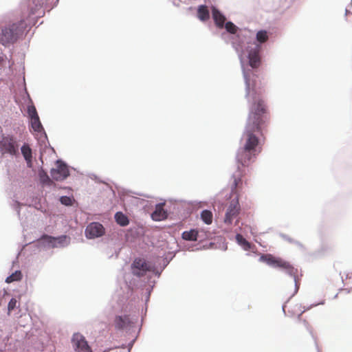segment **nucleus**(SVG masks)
<instances>
[{"label": "nucleus", "mask_w": 352, "mask_h": 352, "mask_svg": "<svg viewBox=\"0 0 352 352\" xmlns=\"http://www.w3.org/2000/svg\"><path fill=\"white\" fill-rule=\"evenodd\" d=\"M22 278V274L20 271H16L14 273L12 274L9 276H8L6 279V282L7 283H10L14 281L20 280Z\"/></svg>", "instance_id": "24"}, {"label": "nucleus", "mask_w": 352, "mask_h": 352, "mask_svg": "<svg viewBox=\"0 0 352 352\" xmlns=\"http://www.w3.org/2000/svg\"><path fill=\"white\" fill-rule=\"evenodd\" d=\"M115 219L116 222L122 226H125L129 224L128 218L120 212L115 214Z\"/></svg>", "instance_id": "21"}, {"label": "nucleus", "mask_w": 352, "mask_h": 352, "mask_svg": "<svg viewBox=\"0 0 352 352\" xmlns=\"http://www.w3.org/2000/svg\"><path fill=\"white\" fill-rule=\"evenodd\" d=\"M164 204H160L156 205L154 212L151 214V217L154 221H162L167 217V213L164 209Z\"/></svg>", "instance_id": "12"}, {"label": "nucleus", "mask_w": 352, "mask_h": 352, "mask_svg": "<svg viewBox=\"0 0 352 352\" xmlns=\"http://www.w3.org/2000/svg\"><path fill=\"white\" fill-rule=\"evenodd\" d=\"M197 17L202 21H207L210 18L209 11L206 6H200L197 10Z\"/></svg>", "instance_id": "16"}, {"label": "nucleus", "mask_w": 352, "mask_h": 352, "mask_svg": "<svg viewBox=\"0 0 352 352\" xmlns=\"http://www.w3.org/2000/svg\"><path fill=\"white\" fill-rule=\"evenodd\" d=\"M129 320L126 316H116L114 320L115 327L117 329H123L129 323Z\"/></svg>", "instance_id": "15"}, {"label": "nucleus", "mask_w": 352, "mask_h": 352, "mask_svg": "<svg viewBox=\"0 0 352 352\" xmlns=\"http://www.w3.org/2000/svg\"><path fill=\"white\" fill-rule=\"evenodd\" d=\"M283 309L285 311L287 309L288 313L292 316H300L305 312V309L300 303H287L283 305Z\"/></svg>", "instance_id": "11"}, {"label": "nucleus", "mask_w": 352, "mask_h": 352, "mask_svg": "<svg viewBox=\"0 0 352 352\" xmlns=\"http://www.w3.org/2000/svg\"><path fill=\"white\" fill-rule=\"evenodd\" d=\"M31 126L34 131L41 132L43 130L38 116L30 118Z\"/></svg>", "instance_id": "17"}, {"label": "nucleus", "mask_w": 352, "mask_h": 352, "mask_svg": "<svg viewBox=\"0 0 352 352\" xmlns=\"http://www.w3.org/2000/svg\"><path fill=\"white\" fill-rule=\"evenodd\" d=\"M60 201L62 204L65 206H72L73 203L72 199L67 196L60 197Z\"/></svg>", "instance_id": "29"}, {"label": "nucleus", "mask_w": 352, "mask_h": 352, "mask_svg": "<svg viewBox=\"0 0 352 352\" xmlns=\"http://www.w3.org/2000/svg\"><path fill=\"white\" fill-rule=\"evenodd\" d=\"M244 78L246 85V95L248 96L250 94V89L254 85L250 82V76L246 72H244Z\"/></svg>", "instance_id": "26"}, {"label": "nucleus", "mask_w": 352, "mask_h": 352, "mask_svg": "<svg viewBox=\"0 0 352 352\" xmlns=\"http://www.w3.org/2000/svg\"><path fill=\"white\" fill-rule=\"evenodd\" d=\"M261 46L259 44H254L253 47H248L249 64L252 68H258L261 63L260 52Z\"/></svg>", "instance_id": "4"}, {"label": "nucleus", "mask_w": 352, "mask_h": 352, "mask_svg": "<svg viewBox=\"0 0 352 352\" xmlns=\"http://www.w3.org/2000/svg\"><path fill=\"white\" fill-rule=\"evenodd\" d=\"M56 167L52 168L50 171L51 176L53 179L56 181H62L69 176V170L65 164L61 161L56 162Z\"/></svg>", "instance_id": "7"}, {"label": "nucleus", "mask_w": 352, "mask_h": 352, "mask_svg": "<svg viewBox=\"0 0 352 352\" xmlns=\"http://www.w3.org/2000/svg\"><path fill=\"white\" fill-rule=\"evenodd\" d=\"M21 153L28 162H30L32 160V150L28 145H23L21 147Z\"/></svg>", "instance_id": "22"}, {"label": "nucleus", "mask_w": 352, "mask_h": 352, "mask_svg": "<svg viewBox=\"0 0 352 352\" xmlns=\"http://www.w3.org/2000/svg\"><path fill=\"white\" fill-rule=\"evenodd\" d=\"M344 291L346 292L347 293H349V290H348L347 289H344Z\"/></svg>", "instance_id": "33"}, {"label": "nucleus", "mask_w": 352, "mask_h": 352, "mask_svg": "<svg viewBox=\"0 0 352 352\" xmlns=\"http://www.w3.org/2000/svg\"><path fill=\"white\" fill-rule=\"evenodd\" d=\"M132 269L133 274L140 277L151 270V266L144 259L135 258L132 264Z\"/></svg>", "instance_id": "9"}, {"label": "nucleus", "mask_w": 352, "mask_h": 352, "mask_svg": "<svg viewBox=\"0 0 352 352\" xmlns=\"http://www.w3.org/2000/svg\"><path fill=\"white\" fill-rule=\"evenodd\" d=\"M16 303H17V301L15 298H12L9 303H8V314H10V313L15 309V307H16Z\"/></svg>", "instance_id": "30"}, {"label": "nucleus", "mask_w": 352, "mask_h": 352, "mask_svg": "<svg viewBox=\"0 0 352 352\" xmlns=\"http://www.w3.org/2000/svg\"><path fill=\"white\" fill-rule=\"evenodd\" d=\"M104 233L103 226L98 222H93L87 226L85 230V235L89 239H94L101 236Z\"/></svg>", "instance_id": "10"}, {"label": "nucleus", "mask_w": 352, "mask_h": 352, "mask_svg": "<svg viewBox=\"0 0 352 352\" xmlns=\"http://www.w3.org/2000/svg\"><path fill=\"white\" fill-rule=\"evenodd\" d=\"M259 261L261 262H264L267 265L272 266L274 267H278L282 270H284L285 272L290 275L294 276V283H295V291L294 293H296L299 289L300 283L295 276L296 270L292 266V265L279 257H275L270 254H262L260 256Z\"/></svg>", "instance_id": "3"}, {"label": "nucleus", "mask_w": 352, "mask_h": 352, "mask_svg": "<svg viewBox=\"0 0 352 352\" xmlns=\"http://www.w3.org/2000/svg\"><path fill=\"white\" fill-rule=\"evenodd\" d=\"M43 239H50V241L53 239L52 237L49 236H47V235H44V236H43Z\"/></svg>", "instance_id": "32"}, {"label": "nucleus", "mask_w": 352, "mask_h": 352, "mask_svg": "<svg viewBox=\"0 0 352 352\" xmlns=\"http://www.w3.org/2000/svg\"><path fill=\"white\" fill-rule=\"evenodd\" d=\"M268 34L265 30H260L256 33V41L260 43H265L268 40Z\"/></svg>", "instance_id": "23"}, {"label": "nucleus", "mask_w": 352, "mask_h": 352, "mask_svg": "<svg viewBox=\"0 0 352 352\" xmlns=\"http://www.w3.org/2000/svg\"><path fill=\"white\" fill-rule=\"evenodd\" d=\"M72 343L76 352H92L85 337L80 333H74Z\"/></svg>", "instance_id": "8"}, {"label": "nucleus", "mask_w": 352, "mask_h": 352, "mask_svg": "<svg viewBox=\"0 0 352 352\" xmlns=\"http://www.w3.org/2000/svg\"><path fill=\"white\" fill-rule=\"evenodd\" d=\"M212 212L208 210H204L201 213V218L202 221L208 225L212 223Z\"/></svg>", "instance_id": "20"}, {"label": "nucleus", "mask_w": 352, "mask_h": 352, "mask_svg": "<svg viewBox=\"0 0 352 352\" xmlns=\"http://www.w3.org/2000/svg\"><path fill=\"white\" fill-rule=\"evenodd\" d=\"M298 329L299 330H301L302 329H305L308 332H311V327L309 324V322L305 320H299L298 324Z\"/></svg>", "instance_id": "25"}, {"label": "nucleus", "mask_w": 352, "mask_h": 352, "mask_svg": "<svg viewBox=\"0 0 352 352\" xmlns=\"http://www.w3.org/2000/svg\"><path fill=\"white\" fill-rule=\"evenodd\" d=\"M254 100L241 139V146L236 155L237 162L243 166H249L261 152L259 135L263 136L268 123L263 100L260 98H254Z\"/></svg>", "instance_id": "1"}, {"label": "nucleus", "mask_w": 352, "mask_h": 352, "mask_svg": "<svg viewBox=\"0 0 352 352\" xmlns=\"http://www.w3.org/2000/svg\"><path fill=\"white\" fill-rule=\"evenodd\" d=\"M212 17L217 26L222 28L224 26L225 16L214 7L212 9Z\"/></svg>", "instance_id": "14"}, {"label": "nucleus", "mask_w": 352, "mask_h": 352, "mask_svg": "<svg viewBox=\"0 0 352 352\" xmlns=\"http://www.w3.org/2000/svg\"><path fill=\"white\" fill-rule=\"evenodd\" d=\"M225 25L226 30L231 34H235L237 30V27L232 22L228 21Z\"/></svg>", "instance_id": "27"}, {"label": "nucleus", "mask_w": 352, "mask_h": 352, "mask_svg": "<svg viewBox=\"0 0 352 352\" xmlns=\"http://www.w3.org/2000/svg\"><path fill=\"white\" fill-rule=\"evenodd\" d=\"M39 176H40V179H41V182L46 183V182H50V179L46 173L41 172V173H40Z\"/></svg>", "instance_id": "31"}, {"label": "nucleus", "mask_w": 352, "mask_h": 352, "mask_svg": "<svg viewBox=\"0 0 352 352\" xmlns=\"http://www.w3.org/2000/svg\"><path fill=\"white\" fill-rule=\"evenodd\" d=\"M198 232L195 230L185 231L182 233V238L186 241H197Z\"/></svg>", "instance_id": "18"}, {"label": "nucleus", "mask_w": 352, "mask_h": 352, "mask_svg": "<svg viewBox=\"0 0 352 352\" xmlns=\"http://www.w3.org/2000/svg\"><path fill=\"white\" fill-rule=\"evenodd\" d=\"M240 205L239 203V195L233 199L228 207L224 222L226 224H231L234 218L236 217L240 212Z\"/></svg>", "instance_id": "6"}, {"label": "nucleus", "mask_w": 352, "mask_h": 352, "mask_svg": "<svg viewBox=\"0 0 352 352\" xmlns=\"http://www.w3.org/2000/svg\"><path fill=\"white\" fill-rule=\"evenodd\" d=\"M243 174L242 170H240V168L239 167V170L237 172L233 175V184L232 185V192L237 194V190L240 189L242 186V177Z\"/></svg>", "instance_id": "13"}, {"label": "nucleus", "mask_w": 352, "mask_h": 352, "mask_svg": "<svg viewBox=\"0 0 352 352\" xmlns=\"http://www.w3.org/2000/svg\"><path fill=\"white\" fill-rule=\"evenodd\" d=\"M28 113L30 118L38 116L34 104H31L28 107Z\"/></svg>", "instance_id": "28"}, {"label": "nucleus", "mask_w": 352, "mask_h": 352, "mask_svg": "<svg viewBox=\"0 0 352 352\" xmlns=\"http://www.w3.org/2000/svg\"><path fill=\"white\" fill-rule=\"evenodd\" d=\"M236 240L245 250H249L251 248V243L248 242L245 238H243L241 234H237L236 235Z\"/></svg>", "instance_id": "19"}, {"label": "nucleus", "mask_w": 352, "mask_h": 352, "mask_svg": "<svg viewBox=\"0 0 352 352\" xmlns=\"http://www.w3.org/2000/svg\"><path fill=\"white\" fill-rule=\"evenodd\" d=\"M0 147L3 153H9L11 155H16L19 150L16 140L10 136L4 137L2 139Z\"/></svg>", "instance_id": "5"}, {"label": "nucleus", "mask_w": 352, "mask_h": 352, "mask_svg": "<svg viewBox=\"0 0 352 352\" xmlns=\"http://www.w3.org/2000/svg\"><path fill=\"white\" fill-rule=\"evenodd\" d=\"M30 25L28 19H21L17 23L8 24L1 29L0 33V43L3 45L13 43L22 35L28 25Z\"/></svg>", "instance_id": "2"}]
</instances>
